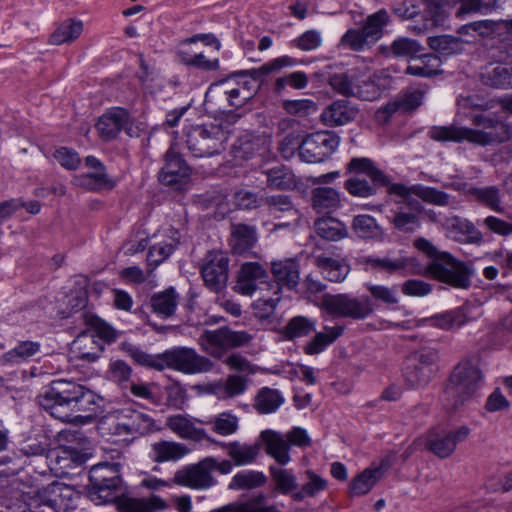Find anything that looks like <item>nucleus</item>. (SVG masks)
Masks as SVG:
<instances>
[{"mask_svg": "<svg viewBox=\"0 0 512 512\" xmlns=\"http://www.w3.org/2000/svg\"><path fill=\"white\" fill-rule=\"evenodd\" d=\"M269 471L276 489L282 494H289L297 488V479L292 470L270 466Z\"/></svg>", "mask_w": 512, "mask_h": 512, "instance_id": "nucleus-57", "label": "nucleus"}, {"mask_svg": "<svg viewBox=\"0 0 512 512\" xmlns=\"http://www.w3.org/2000/svg\"><path fill=\"white\" fill-rule=\"evenodd\" d=\"M36 509L45 506L55 512H68L76 507L79 494L69 485L54 481L46 487L34 486Z\"/></svg>", "mask_w": 512, "mask_h": 512, "instance_id": "nucleus-13", "label": "nucleus"}, {"mask_svg": "<svg viewBox=\"0 0 512 512\" xmlns=\"http://www.w3.org/2000/svg\"><path fill=\"white\" fill-rule=\"evenodd\" d=\"M267 277L268 273L260 263L246 262L238 271L237 282L233 289L239 294L251 296L257 289V281Z\"/></svg>", "mask_w": 512, "mask_h": 512, "instance_id": "nucleus-28", "label": "nucleus"}, {"mask_svg": "<svg viewBox=\"0 0 512 512\" xmlns=\"http://www.w3.org/2000/svg\"><path fill=\"white\" fill-rule=\"evenodd\" d=\"M321 309L334 317L364 320L374 312V304L369 296L356 297L349 293L324 294Z\"/></svg>", "mask_w": 512, "mask_h": 512, "instance_id": "nucleus-11", "label": "nucleus"}, {"mask_svg": "<svg viewBox=\"0 0 512 512\" xmlns=\"http://www.w3.org/2000/svg\"><path fill=\"white\" fill-rule=\"evenodd\" d=\"M172 481L179 486L196 490L209 489L217 484L206 458L176 471Z\"/></svg>", "mask_w": 512, "mask_h": 512, "instance_id": "nucleus-21", "label": "nucleus"}, {"mask_svg": "<svg viewBox=\"0 0 512 512\" xmlns=\"http://www.w3.org/2000/svg\"><path fill=\"white\" fill-rule=\"evenodd\" d=\"M267 477L260 471H241L235 474L230 481V490H251L263 486Z\"/></svg>", "mask_w": 512, "mask_h": 512, "instance_id": "nucleus-50", "label": "nucleus"}, {"mask_svg": "<svg viewBox=\"0 0 512 512\" xmlns=\"http://www.w3.org/2000/svg\"><path fill=\"white\" fill-rule=\"evenodd\" d=\"M34 486L11 487L0 496V512H26L36 509Z\"/></svg>", "mask_w": 512, "mask_h": 512, "instance_id": "nucleus-27", "label": "nucleus"}, {"mask_svg": "<svg viewBox=\"0 0 512 512\" xmlns=\"http://www.w3.org/2000/svg\"><path fill=\"white\" fill-rule=\"evenodd\" d=\"M230 259L226 252L210 250L202 259L200 274L211 292L219 293L227 287Z\"/></svg>", "mask_w": 512, "mask_h": 512, "instance_id": "nucleus-14", "label": "nucleus"}, {"mask_svg": "<svg viewBox=\"0 0 512 512\" xmlns=\"http://www.w3.org/2000/svg\"><path fill=\"white\" fill-rule=\"evenodd\" d=\"M360 110L348 99H337L326 106L321 112L320 119L329 127L343 126L353 122Z\"/></svg>", "mask_w": 512, "mask_h": 512, "instance_id": "nucleus-25", "label": "nucleus"}, {"mask_svg": "<svg viewBox=\"0 0 512 512\" xmlns=\"http://www.w3.org/2000/svg\"><path fill=\"white\" fill-rule=\"evenodd\" d=\"M98 429L114 442L129 441L157 430L149 414L131 407L108 412L101 418Z\"/></svg>", "mask_w": 512, "mask_h": 512, "instance_id": "nucleus-5", "label": "nucleus"}, {"mask_svg": "<svg viewBox=\"0 0 512 512\" xmlns=\"http://www.w3.org/2000/svg\"><path fill=\"white\" fill-rule=\"evenodd\" d=\"M81 185L88 190L99 192L104 189H114L117 181L111 178L105 171L88 172L81 176Z\"/></svg>", "mask_w": 512, "mask_h": 512, "instance_id": "nucleus-56", "label": "nucleus"}, {"mask_svg": "<svg viewBox=\"0 0 512 512\" xmlns=\"http://www.w3.org/2000/svg\"><path fill=\"white\" fill-rule=\"evenodd\" d=\"M418 63L408 65L405 73L417 77L431 78L443 73L441 58L434 53L417 55Z\"/></svg>", "mask_w": 512, "mask_h": 512, "instance_id": "nucleus-40", "label": "nucleus"}, {"mask_svg": "<svg viewBox=\"0 0 512 512\" xmlns=\"http://www.w3.org/2000/svg\"><path fill=\"white\" fill-rule=\"evenodd\" d=\"M414 246L433 260L424 268H409V271H407L408 274L431 277L455 288L467 289L471 286V277L474 274L471 265L456 259L449 252H439L437 248L425 238H417L414 241Z\"/></svg>", "mask_w": 512, "mask_h": 512, "instance_id": "nucleus-4", "label": "nucleus"}, {"mask_svg": "<svg viewBox=\"0 0 512 512\" xmlns=\"http://www.w3.org/2000/svg\"><path fill=\"white\" fill-rule=\"evenodd\" d=\"M447 230L458 243L480 245L484 241L482 232L472 221L457 215L447 219Z\"/></svg>", "mask_w": 512, "mask_h": 512, "instance_id": "nucleus-29", "label": "nucleus"}, {"mask_svg": "<svg viewBox=\"0 0 512 512\" xmlns=\"http://www.w3.org/2000/svg\"><path fill=\"white\" fill-rule=\"evenodd\" d=\"M151 449L152 459L157 463L177 461L189 452L184 444L165 440L153 443Z\"/></svg>", "mask_w": 512, "mask_h": 512, "instance_id": "nucleus-41", "label": "nucleus"}, {"mask_svg": "<svg viewBox=\"0 0 512 512\" xmlns=\"http://www.w3.org/2000/svg\"><path fill=\"white\" fill-rule=\"evenodd\" d=\"M83 31L81 21L68 20L63 22L50 36L49 42L61 45L77 39Z\"/></svg>", "mask_w": 512, "mask_h": 512, "instance_id": "nucleus-51", "label": "nucleus"}, {"mask_svg": "<svg viewBox=\"0 0 512 512\" xmlns=\"http://www.w3.org/2000/svg\"><path fill=\"white\" fill-rule=\"evenodd\" d=\"M98 400L101 398L81 384L57 380L40 397L39 403L62 422L85 424L97 414Z\"/></svg>", "mask_w": 512, "mask_h": 512, "instance_id": "nucleus-2", "label": "nucleus"}, {"mask_svg": "<svg viewBox=\"0 0 512 512\" xmlns=\"http://www.w3.org/2000/svg\"><path fill=\"white\" fill-rule=\"evenodd\" d=\"M255 336V333L245 330L236 331L229 327H220L215 330H205L200 340L210 347L228 350L249 347Z\"/></svg>", "mask_w": 512, "mask_h": 512, "instance_id": "nucleus-18", "label": "nucleus"}, {"mask_svg": "<svg viewBox=\"0 0 512 512\" xmlns=\"http://www.w3.org/2000/svg\"><path fill=\"white\" fill-rule=\"evenodd\" d=\"M366 288L370 293L372 303L384 304L386 306L397 305L399 302L397 292L394 288L385 285L367 284Z\"/></svg>", "mask_w": 512, "mask_h": 512, "instance_id": "nucleus-58", "label": "nucleus"}, {"mask_svg": "<svg viewBox=\"0 0 512 512\" xmlns=\"http://www.w3.org/2000/svg\"><path fill=\"white\" fill-rule=\"evenodd\" d=\"M479 363V357H468L459 362L451 372L445 393L454 410L480 395L484 376Z\"/></svg>", "mask_w": 512, "mask_h": 512, "instance_id": "nucleus-6", "label": "nucleus"}, {"mask_svg": "<svg viewBox=\"0 0 512 512\" xmlns=\"http://www.w3.org/2000/svg\"><path fill=\"white\" fill-rule=\"evenodd\" d=\"M381 53L386 57L416 58L422 50L418 41L406 37L395 39L390 46H380Z\"/></svg>", "mask_w": 512, "mask_h": 512, "instance_id": "nucleus-42", "label": "nucleus"}, {"mask_svg": "<svg viewBox=\"0 0 512 512\" xmlns=\"http://www.w3.org/2000/svg\"><path fill=\"white\" fill-rule=\"evenodd\" d=\"M212 430L222 436L234 434L238 429V418L227 412L220 413L213 420L208 422Z\"/></svg>", "mask_w": 512, "mask_h": 512, "instance_id": "nucleus-61", "label": "nucleus"}, {"mask_svg": "<svg viewBox=\"0 0 512 512\" xmlns=\"http://www.w3.org/2000/svg\"><path fill=\"white\" fill-rule=\"evenodd\" d=\"M270 270L275 282L274 295L281 294L283 288L294 290L300 283V262L297 257L273 260Z\"/></svg>", "mask_w": 512, "mask_h": 512, "instance_id": "nucleus-22", "label": "nucleus"}, {"mask_svg": "<svg viewBox=\"0 0 512 512\" xmlns=\"http://www.w3.org/2000/svg\"><path fill=\"white\" fill-rule=\"evenodd\" d=\"M120 482L119 474L116 472L114 476L105 478L101 485H92L88 491L89 497L98 505L116 503L121 498H127L119 495Z\"/></svg>", "mask_w": 512, "mask_h": 512, "instance_id": "nucleus-33", "label": "nucleus"}, {"mask_svg": "<svg viewBox=\"0 0 512 512\" xmlns=\"http://www.w3.org/2000/svg\"><path fill=\"white\" fill-rule=\"evenodd\" d=\"M344 331L343 326L324 327L311 341L307 343L305 352H322L329 344L334 342Z\"/></svg>", "mask_w": 512, "mask_h": 512, "instance_id": "nucleus-53", "label": "nucleus"}, {"mask_svg": "<svg viewBox=\"0 0 512 512\" xmlns=\"http://www.w3.org/2000/svg\"><path fill=\"white\" fill-rule=\"evenodd\" d=\"M467 320L466 313L460 307L423 319V321L430 322L432 326L443 330L459 328L463 326Z\"/></svg>", "mask_w": 512, "mask_h": 512, "instance_id": "nucleus-45", "label": "nucleus"}, {"mask_svg": "<svg viewBox=\"0 0 512 512\" xmlns=\"http://www.w3.org/2000/svg\"><path fill=\"white\" fill-rule=\"evenodd\" d=\"M166 426L183 439L212 441L204 429L197 428L190 419L180 414L169 416Z\"/></svg>", "mask_w": 512, "mask_h": 512, "instance_id": "nucleus-37", "label": "nucleus"}, {"mask_svg": "<svg viewBox=\"0 0 512 512\" xmlns=\"http://www.w3.org/2000/svg\"><path fill=\"white\" fill-rule=\"evenodd\" d=\"M215 443L226 451L227 456L236 466H245L254 463L259 454L258 445H250L238 441Z\"/></svg>", "mask_w": 512, "mask_h": 512, "instance_id": "nucleus-35", "label": "nucleus"}, {"mask_svg": "<svg viewBox=\"0 0 512 512\" xmlns=\"http://www.w3.org/2000/svg\"><path fill=\"white\" fill-rule=\"evenodd\" d=\"M309 83L308 75L304 71H295L278 77L273 84V92L281 95L286 87L302 90Z\"/></svg>", "mask_w": 512, "mask_h": 512, "instance_id": "nucleus-54", "label": "nucleus"}, {"mask_svg": "<svg viewBox=\"0 0 512 512\" xmlns=\"http://www.w3.org/2000/svg\"><path fill=\"white\" fill-rule=\"evenodd\" d=\"M416 259L412 257H379L376 255H363L356 258V263L366 272L386 273L389 275L407 271Z\"/></svg>", "mask_w": 512, "mask_h": 512, "instance_id": "nucleus-24", "label": "nucleus"}, {"mask_svg": "<svg viewBox=\"0 0 512 512\" xmlns=\"http://www.w3.org/2000/svg\"><path fill=\"white\" fill-rule=\"evenodd\" d=\"M423 13L431 21L432 26H440L448 18V9L441 0H422Z\"/></svg>", "mask_w": 512, "mask_h": 512, "instance_id": "nucleus-60", "label": "nucleus"}, {"mask_svg": "<svg viewBox=\"0 0 512 512\" xmlns=\"http://www.w3.org/2000/svg\"><path fill=\"white\" fill-rule=\"evenodd\" d=\"M284 402L281 393L276 389L262 388L255 397V409L260 414L275 412Z\"/></svg>", "mask_w": 512, "mask_h": 512, "instance_id": "nucleus-49", "label": "nucleus"}, {"mask_svg": "<svg viewBox=\"0 0 512 512\" xmlns=\"http://www.w3.org/2000/svg\"><path fill=\"white\" fill-rule=\"evenodd\" d=\"M314 228L318 236L328 241H339L348 236L346 225L332 217L317 219Z\"/></svg>", "mask_w": 512, "mask_h": 512, "instance_id": "nucleus-43", "label": "nucleus"}, {"mask_svg": "<svg viewBox=\"0 0 512 512\" xmlns=\"http://www.w3.org/2000/svg\"><path fill=\"white\" fill-rule=\"evenodd\" d=\"M297 59L284 55L272 59L258 68H252L249 70L240 71L239 74L249 76L252 80L257 82H263L265 77L274 72H279L283 68L293 67L297 65Z\"/></svg>", "mask_w": 512, "mask_h": 512, "instance_id": "nucleus-39", "label": "nucleus"}, {"mask_svg": "<svg viewBox=\"0 0 512 512\" xmlns=\"http://www.w3.org/2000/svg\"><path fill=\"white\" fill-rule=\"evenodd\" d=\"M313 264L330 282H342L350 272V266L345 258H334L326 253L314 256Z\"/></svg>", "mask_w": 512, "mask_h": 512, "instance_id": "nucleus-30", "label": "nucleus"}, {"mask_svg": "<svg viewBox=\"0 0 512 512\" xmlns=\"http://www.w3.org/2000/svg\"><path fill=\"white\" fill-rule=\"evenodd\" d=\"M470 194L481 205L495 211L503 212L501 207L500 190L495 186L471 188Z\"/></svg>", "mask_w": 512, "mask_h": 512, "instance_id": "nucleus-52", "label": "nucleus"}, {"mask_svg": "<svg viewBox=\"0 0 512 512\" xmlns=\"http://www.w3.org/2000/svg\"><path fill=\"white\" fill-rule=\"evenodd\" d=\"M313 330L314 323L304 316H296L292 318L284 328L286 336L290 339L307 336Z\"/></svg>", "mask_w": 512, "mask_h": 512, "instance_id": "nucleus-62", "label": "nucleus"}, {"mask_svg": "<svg viewBox=\"0 0 512 512\" xmlns=\"http://www.w3.org/2000/svg\"><path fill=\"white\" fill-rule=\"evenodd\" d=\"M387 218L396 230L403 233H413L421 225L417 213L406 212L401 209L393 211V215Z\"/></svg>", "mask_w": 512, "mask_h": 512, "instance_id": "nucleus-55", "label": "nucleus"}, {"mask_svg": "<svg viewBox=\"0 0 512 512\" xmlns=\"http://www.w3.org/2000/svg\"><path fill=\"white\" fill-rule=\"evenodd\" d=\"M391 19L385 9L370 14L362 22L361 28H350L341 37L342 46L354 52L371 48L385 34V28Z\"/></svg>", "mask_w": 512, "mask_h": 512, "instance_id": "nucleus-9", "label": "nucleus"}, {"mask_svg": "<svg viewBox=\"0 0 512 512\" xmlns=\"http://www.w3.org/2000/svg\"><path fill=\"white\" fill-rule=\"evenodd\" d=\"M380 468H367L354 477L350 483V494L352 496H362L371 491L376 482L381 478Z\"/></svg>", "mask_w": 512, "mask_h": 512, "instance_id": "nucleus-47", "label": "nucleus"}, {"mask_svg": "<svg viewBox=\"0 0 512 512\" xmlns=\"http://www.w3.org/2000/svg\"><path fill=\"white\" fill-rule=\"evenodd\" d=\"M258 242V231L255 225L247 223L230 224L228 244L234 255H247Z\"/></svg>", "mask_w": 512, "mask_h": 512, "instance_id": "nucleus-26", "label": "nucleus"}, {"mask_svg": "<svg viewBox=\"0 0 512 512\" xmlns=\"http://www.w3.org/2000/svg\"><path fill=\"white\" fill-rule=\"evenodd\" d=\"M233 202L238 209L253 210L260 206L261 198L256 192L239 189L233 195Z\"/></svg>", "mask_w": 512, "mask_h": 512, "instance_id": "nucleus-64", "label": "nucleus"}, {"mask_svg": "<svg viewBox=\"0 0 512 512\" xmlns=\"http://www.w3.org/2000/svg\"><path fill=\"white\" fill-rule=\"evenodd\" d=\"M261 438L265 444L266 453L279 465L284 466L290 462V445L281 433L267 430L261 433Z\"/></svg>", "mask_w": 512, "mask_h": 512, "instance_id": "nucleus-32", "label": "nucleus"}, {"mask_svg": "<svg viewBox=\"0 0 512 512\" xmlns=\"http://www.w3.org/2000/svg\"><path fill=\"white\" fill-rule=\"evenodd\" d=\"M180 232L174 228L169 229L167 238L154 244L147 253V263L149 266L157 267L177 249L180 244Z\"/></svg>", "mask_w": 512, "mask_h": 512, "instance_id": "nucleus-34", "label": "nucleus"}, {"mask_svg": "<svg viewBox=\"0 0 512 512\" xmlns=\"http://www.w3.org/2000/svg\"><path fill=\"white\" fill-rule=\"evenodd\" d=\"M471 429L460 426L454 430L433 428L425 435V448L435 456L445 459L454 453L459 443L464 442L470 435Z\"/></svg>", "mask_w": 512, "mask_h": 512, "instance_id": "nucleus-15", "label": "nucleus"}, {"mask_svg": "<svg viewBox=\"0 0 512 512\" xmlns=\"http://www.w3.org/2000/svg\"><path fill=\"white\" fill-rule=\"evenodd\" d=\"M121 512H157L167 507L166 502L159 496L152 495L150 498H121L116 502Z\"/></svg>", "mask_w": 512, "mask_h": 512, "instance_id": "nucleus-38", "label": "nucleus"}, {"mask_svg": "<svg viewBox=\"0 0 512 512\" xmlns=\"http://www.w3.org/2000/svg\"><path fill=\"white\" fill-rule=\"evenodd\" d=\"M332 89L345 97H356L364 101H373L380 95L373 81H357L355 74L349 72L334 73L329 77Z\"/></svg>", "mask_w": 512, "mask_h": 512, "instance_id": "nucleus-16", "label": "nucleus"}, {"mask_svg": "<svg viewBox=\"0 0 512 512\" xmlns=\"http://www.w3.org/2000/svg\"><path fill=\"white\" fill-rule=\"evenodd\" d=\"M135 362L150 369L165 368L183 373H202L212 369L213 362L199 354H132Z\"/></svg>", "mask_w": 512, "mask_h": 512, "instance_id": "nucleus-8", "label": "nucleus"}, {"mask_svg": "<svg viewBox=\"0 0 512 512\" xmlns=\"http://www.w3.org/2000/svg\"><path fill=\"white\" fill-rule=\"evenodd\" d=\"M470 122L473 127L458 125L434 126L428 135L438 142H468L485 147L501 144L510 139L511 129L496 113H472Z\"/></svg>", "mask_w": 512, "mask_h": 512, "instance_id": "nucleus-3", "label": "nucleus"}, {"mask_svg": "<svg viewBox=\"0 0 512 512\" xmlns=\"http://www.w3.org/2000/svg\"><path fill=\"white\" fill-rule=\"evenodd\" d=\"M153 312L157 315L168 318L175 313L178 305V295L174 287L154 294L150 299Z\"/></svg>", "mask_w": 512, "mask_h": 512, "instance_id": "nucleus-44", "label": "nucleus"}, {"mask_svg": "<svg viewBox=\"0 0 512 512\" xmlns=\"http://www.w3.org/2000/svg\"><path fill=\"white\" fill-rule=\"evenodd\" d=\"M267 186L276 190H291L296 187V179L293 171L284 166L268 169L266 172Z\"/></svg>", "mask_w": 512, "mask_h": 512, "instance_id": "nucleus-46", "label": "nucleus"}, {"mask_svg": "<svg viewBox=\"0 0 512 512\" xmlns=\"http://www.w3.org/2000/svg\"><path fill=\"white\" fill-rule=\"evenodd\" d=\"M83 319L89 325L93 337V344L96 345L101 351L106 347H110L113 343L119 341L122 352H138L134 349L132 343L127 340H122L123 333L117 331L111 325L100 319L95 315H90L87 312L82 314Z\"/></svg>", "mask_w": 512, "mask_h": 512, "instance_id": "nucleus-19", "label": "nucleus"}, {"mask_svg": "<svg viewBox=\"0 0 512 512\" xmlns=\"http://www.w3.org/2000/svg\"><path fill=\"white\" fill-rule=\"evenodd\" d=\"M184 133L186 146L196 158L212 157L222 153L228 140L222 125L215 122L190 125Z\"/></svg>", "mask_w": 512, "mask_h": 512, "instance_id": "nucleus-7", "label": "nucleus"}, {"mask_svg": "<svg viewBox=\"0 0 512 512\" xmlns=\"http://www.w3.org/2000/svg\"><path fill=\"white\" fill-rule=\"evenodd\" d=\"M429 47L445 56L460 54L464 49V41L452 35H437L428 37Z\"/></svg>", "mask_w": 512, "mask_h": 512, "instance_id": "nucleus-48", "label": "nucleus"}, {"mask_svg": "<svg viewBox=\"0 0 512 512\" xmlns=\"http://www.w3.org/2000/svg\"><path fill=\"white\" fill-rule=\"evenodd\" d=\"M344 174L348 176L344 182V189L353 197L370 198L376 196L382 188H386L390 195L403 199L408 198L409 195H415L428 204L437 206L450 204V195L435 187L422 184L408 187L402 183H394L391 177L368 157H352L345 164Z\"/></svg>", "mask_w": 512, "mask_h": 512, "instance_id": "nucleus-1", "label": "nucleus"}, {"mask_svg": "<svg viewBox=\"0 0 512 512\" xmlns=\"http://www.w3.org/2000/svg\"><path fill=\"white\" fill-rule=\"evenodd\" d=\"M425 91L421 89H412L403 92L396 97V100L401 108V112L408 113L416 110L423 103Z\"/></svg>", "mask_w": 512, "mask_h": 512, "instance_id": "nucleus-63", "label": "nucleus"}, {"mask_svg": "<svg viewBox=\"0 0 512 512\" xmlns=\"http://www.w3.org/2000/svg\"><path fill=\"white\" fill-rule=\"evenodd\" d=\"M175 146L171 144L165 152V163L159 172L158 179L163 185L179 188L190 180L192 169Z\"/></svg>", "mask_w": 512, "mask_h": 512, "instance_id": "nucleus-17", "label": "nucleus"}, {"mask_svg": "<svg viewBox=\"0 0 512 512\" xmlns=\"http://www.w3.org/2000/svg\"><path fill=\"white\" fill-rule=\"evenodd\" d=\"M311 205L318 214H330L341 205L340 193L332 187H316L311 192Z\"/></svg>", "mask_w": 512, "mask_h": 512, "instance_id": "nucleus-36", "label": "nucleus"}, {"mask_svg": "<svg viewBox=\"0 0 512 512\" xmlns=\"http://www.w3.org/2000/svg\"><path fill=\"white\" fill-rule=\"evenodd\" d=\"M435 362L434 354H409L404 366L406 383L412 388L427 385L436 372Z\"/></svg>", "mask_w": 512, "mask_h": 512, "instance_id": "nucleus-20", "label": "nucleus"}, {"mask_svg": "<svg viewBox=\"0 0 512 512\" xmlns=\"http://www.w3.org/2000/svg\"><path fill=\"white\" fill-rule=\"evenodd\" d=\"M484 83L494 88H512V68L497 66L483 75Z\"/></svg>", "mask_w": 512, "mask_h": 512, "instance_id": "nucleus-59", "label": "nucleus"}, {"mask_svg": "<svg viewBox=\"0 0 512 512\" xmlns=\"http://www.w3.org/2000/svg\"><path fill=\"white\" fill-rule=\"evenodd\" d=\"M339 142V136L332 131L309 134L297 147L299 158L306 163H321L336 151Z\"/></svg>", "mask_w": 512, "mask_h": 512, "instance_id": "nucleus-12", "label": "nucleus"}, {"mask_svg": "<svg viewBox=\"0 0 512 512\" xmlns=\"http://www.w3.org/2000/svg\"><path fill=\"white\" fill-rule=\"evenodd\" d=\"M351 229L361 240L382 241L385 237V229L377 220L368 214H359L353 217Z\"/></svg>", "mask_w": 512, "mask_h": 512, "instance_id": "nucleus-31", "label": "nucleus"}, {"mask_svg": "<svg viewBox=\"0 0 512 512\" xmlns=\"http://www.w3.org/2000/svg\"><path fill=\"white\" fill-rule=\"evenodd\" d=\"M227 366L239 374H230L226 379L211 383L207 391L218 399L224 400L242 395L248 387L249 375L255 373V366L241 354H230L223 359Z\"/></svg>", "mask_w": 512, "mask_h": 512, "instance_id": "nucleus-10", "label": "nucleus"}, {"mask_svg": "<svg viewBox=\"0 0 512 512\" xmlns=\"http://www.w3.org/2000/svg\"><path fill=\"white\" fill-rule=\"evenodd\" d=\"M131 123V114L128 109L124 107H111L108 108L97 120L95 128L99 137L109 142L116 139L123 127Z\"/></svg>", "mask_w": 512, "mask_h": 512, "instance_id": "nucleus-23", "label": "nucleus"}]
</instances>
